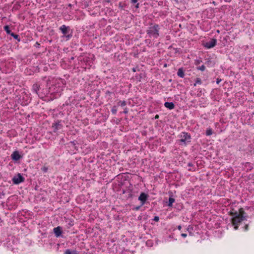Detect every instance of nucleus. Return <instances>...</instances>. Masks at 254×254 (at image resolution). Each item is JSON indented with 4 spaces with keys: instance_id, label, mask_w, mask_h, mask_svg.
I'll use <instances>...</instances> for the list:
<instances>
[{
    "instance_id": "1",
    "label": "nucleus",
    "mask_w": 254,
    "mask_h": 254,
    "mask_svg": "<svg viewBox=\"0 0 254 254\" xmlns=\"http://www.w3.org/2000/svg\"><path fill=\"white\" fill-rule=\"evenodd\" d=\"M245 212L243 208H241L239 212H231V215L233 216L232 223L234 226V229L237 230L239 224L245 219L246 217L244 216Z\"/></svg>"
},
{
    "instance_id": "2",
    "label": "nucleus",
    "mask_w": 254,
    "mask_h": 254,
    "mask_svg": "<svg viewBox=\"0 0 254 254\" xmlns=\"http://www.w3.org/2000/svg\"><path fill=\"white\" fill-rule=\"evenodd\" d=\"M159 30L158 25L151 24L147 30V34L150 38H157L159 35Z\"/></svg>"
},
{
    "instance_id": "3",
    "label": "nucleus",
    "mask_w": 254,
    "mask_h": 254,
    "mask_svg": "<svg viewBox=\"0 0 254 254\" xmlns=\"http://www.w3.org/2000/svg\"><path fill=\"white\" fill-rule=\"evenodd\" d=\"M217 40L215 39H212L204 44V46L207 49H210L214 47L216 44Z\"/></svg>"
},
{
    "instance_id": "4",
    "label": "nucleus",
    "mask_w": 254,
    "mask_h": 254,
    "mask_svg": "<svg viewBox=\"0 0 254 254\" xmlns=\"http://www.w3.org/2000/svg\"><path fill=\"white\" fill-rule=\"evenodd\" d=\"M24 180V178L20 174H18L13 178L12 181L14 184H19L23 182Z\"/></svg>"
},
{
    "instance_id": "5",
    "label": "nucleus",
    "mask_w": 254,
    "mask_h": 254,
    "mask_svg": "<svg viewBox=\"0 0 254 254\" xmlns=\"http://www.w3.org/2000/svg\"><path fill=\"white\" fill-rule=\"evenodd\" d=\"M147 195L145 194L144 192H141L139 196L138 197V200L141 201V205L142 206L144 205L147 199Z\"/></svg>"
},
{
    "instance_id": "6",
    "label": "nucleus",
    "mask_w": 254,
    "mask_h": 254,
    "mask_svg": "<svg viewBox=\"0 0 254 254\" xmlns=\"http://www.w3.org/2000/svg\"><path fill=\"white\" fill-rule=\"evenodd\" d=\"M182 138L180 139V141L186 143V142H189L190 139V136L187 133L183 132L181 135Z\"/></svg>"
},
{
    "instance_id": "7",
    "label": "nucleus",
    "mask_w": 254,
    "mask_h": 254,
    "mask_svg": "<svg viewBox=\"0 0 254 254\" xmlns=\"http://www.w3.org/2000/svg\"><path fill=\"white\" fill-rule=\"evenodd\" d=\"M11 157L12 159L15 161H17L21 158V156L17 151H14L11 154Z\"/></svg>"
},
{
    "instance_id": "8",
    "label": "nucleus",
    "mask_w": 254,
    "mask_h": 254,
    "mask_svg": "<svg viewBox=\"0 0 254 254\" xmlns=\"http://www.w3.org/2000/svg\"><path fill=\"white\" fill-rule=\"evenodd\" d=\"M54 232L56 237H59L62 234V231L60 227H57L54 229Z\"/></svg>"
},
{
    "instance_id": "9",
    "label": "nucleus",
    "mask_w": 254,
    "mask_h": 254,
    "mask_svg": "<svg viewBox=\"0 0 254 254\" xmlns=\"http://www.w3.org/2000/svg\"><path fill=\"white\" fill-rule=\"evenodd\" d=\"M164 106L170 110H172L175 108V105L173 102H165Z\"/></svg>"
},
{
    "instance_id": "10",
    "label": "nucleus",
    "mask_w": 254,
    "mask_h": 254,
    "mask_svg": "<svg viewBox=\"0 0 254 254\" xmlns=\"http://www.w3.org/2000/svg\"><path fill=\"white\" fill-rule=\"evenodd\" d=\"M60 29L64 35H66L68 33V27L65 25H62Z\"/></svg>"
},
{
    "instance_id": "11",
    "label": "nucleus",
    "mask_w": 254,
    "mask_h": 254,
    "mask_svg": "<svg viewBox=\"0 0 254 254\" xmlns=\"http://www.w3.org/2000/svg\"><path fill=\"white\" fill-rule=\"evenodd\" d=\"M39 88L40 86L39 85H38L37 84H33L32 87V90L36 94H37V91L39 90Z\"/></svg>"
},
{
    "instance_id": "12",
    "label": "nucleus",
    "mask_w": 254,
    "mask_h": 254,
    "mask_svg": "<svg viewBox=\"0 0 254 254\" xmlns=\"http://www.w3.org/2000/svg\"><path fill=\"white\" fill-rule=\"evenodd\" d=\"M177 75L179 77H182V78L184 77L185 74H184V71L182 68H179L178 69V71L177 72Z\"/></svg>"
},
{
    "instance_id": "13",
    "label": "nucleus",
    "mask_w": 254,
    "mask_h": 254,
    "mask_svg": "<svg viewBox=\"0 0 254 254\" xmlns=\"http://www.w3.org/2000/svg\"><path fill=\"white\" fill-rule=\"evenodd\" d=\"M175 199L172 197H169L168 205L169 206H172L173 203L174 202Z\"/></svg>"
},
{
    "instance_id": "14",
    "label": "nucleus",
    "mask_w": 254,
    "mask_h": 254,
    "mask_svg": "<svg viewBox=\"0 0 254 254\" xmlns=\"http://www.w3.org/2000/svg\"><path fill=\"white\" fill-rule=\"evenodd\" d=\"M65 254H77L76 251L71 252L69 250L67 249L65 252Z\"/></svg>"
},
{
    "instance_id": "15",
    "label": "nucleus",
    "mask_w": 254,
    "mask_h": 254,
    "mask_svg": "<svg viewBox=\"0 0 254 254\" xmlns=\"http://www.w3.org/2000/svg\"><path fill=\"white\" fill-rule=\"evenodd\" d=\"M4 30L6 31L7 34L9 35L11 34V31L9 30V27L8 25H5V26H4Z\"/></svg>"
},
{
    "instance_id": "16",
    "label": "nucleus",
    "mask_w": 254,
    "mask_h": 254,
    "mask_svg": "<svg viewBox=\"0 0 254 254\" xmlns=\"http://www.w3.org/2000/svg\"><path fill=\"white\" fill-rule=\"evenodd\" d=\"M126 105H127V102H126L125 101H119V102L118 103V106H122V107H124V106H125Z\"/></svg>"
},
{
    "instance_id": "17",
    "label": "nucleus",
    "mask_w": 254,
    "mask_h": 254,
    "mask_svg": "<svg viewBox=\"0 0 254 254\" xmlns=\"http://www.w3.org/2000/svg\"><path fill=\"white\" fill-rule=\"evenodd\" d=\"M212 134V131L211 128H208L206 131V134L207 136L211 135Z\"/></svg>"
},
{
    "instance_id": "18",
    "label": "nucleus",
    "mask_w": 254,
    "mask_h": 254,
    "mask_svg": "<svg viewBox=\"0 0 254 254\" xmlns=\"http://www.w3.org/2000/svg\"><path fill=\"white\" fill-rule=\"evenodd\" d=\"M201 83V80L199 78H197L195 81V83L194 84V86H195L196 84H200Z\"/></svg>"
},
{
    "instance_id": "19",
    "label": "nucleus",
    "mask_w": 254,
    "mask_h": 254,
    "mask_svg": "<svg viewBox=\"0 0 254 254\" xmlns=\"http://www.w3.org/2000/svg\"><path fill=\"white\" fill-rule=\"evenodd\" d=\"M112 113L115 115L116 113H117V107L116 106H114L112 109Z\"/></svg>"
},
{
    "instance_id": "20",
    "label": "nucleus",
    "mask_w": 254,
    "mask_h": 254,
    "mask_svg": "<svg viewBox=\"0 0 254 254\" xmlns=\"http://www.w3.org/2000/svg\"><path fill=\"white\" fill-rule=\"evenodd\" d=\"M197 68L201 71H204L205 69V66L204 65H202L201 66L197 67Z\"/></svg>"
},
{
    "instance_id": "21",
    "label": "nucleus",
    "mask_w": 254,
    "mask_h": 254,
    "mask_svg": "<svg viewBox=\"0 0 254 254\" xmlns=\"http://www.w3.org/2000/svg\"><path fill=\"white\" fill-rule=\"evenodd\" d=\"M10 35L15 39H17L18 37V35L15 34L13 33H11V34Z\"/></svg>"
},
{
    "instance_id": "22",
    "label": "nucleus",
    "mask_w": 254,
    "mask_h": 254,
    "mask_svg": "<svg viewBox=\"0 0 254 254\" xmlns=\"http://www.w3.org/2000/svg\"><path fill=\"white\" fill-rule=\"evenodd\" d=\"M154 220L155 221H158L159 220V217L158 216H155L154 218Z\"/></svg>"
},
{
    "instance_id": "23",
    "label": "nucleus",
    "mask_w": 254,
    "mask_h": 254,
    "mask_svg": "<svg viewBox=\"0 0 254 254\" xmlns=\"http://www.w3.org/2000/svg\"><path fill=\"white\" fill-rule=\"evenodd\" d=\"M181 236L184 238H186L187 236V234L183 233L181 234Z\"/></svg>"
},
{
    "instance_id": "24",
    "label": "nucleus",
    "mask_w": 254,
    "mask_h": 254,
    "mask_svg": "<svg viewBox=\"0 0 254 254\" xmlns=\"http://www.w3.org/2000/svg\"><path fill=\"white\" fill-rule=\"evenodd\" d=\"M221 81V79L217 78V80H216L217 84H219L220 82Z\"/></svg>"
},
{
    "instance_id": "25",
    "label": "nucleus",
    "mask_w": 254,
    "mask_h": 254,
    "mask_svg": "<svg viewBox=\"0 0 254 254\" xmlns=\"http://www.w3.org/2000/svg\"><path fill=\"white\" fill-rule=\"evenodd\" d=\"M124 113L125 114H127L128 113V110H127V108H125V109Z\"/></svg>"
},
{
    "instance_id": "26",
    "label": "nucleus",
    "mask_w": 254,
    "mask_h": 254,
    "mask_svg": "<svg viewBox=\"0 0 254 254\" xmlns=\"http://www.w3.org/2000/svg\"><path fill=\"white\" fill-rule=\"evenodd\" d=\"M131 2L133 3H135L137 2V0H131Z\"/></svg>"
},
{
    "instance_id": "27",
    "label": "nucleus",
    "mask_w": 254,
    "mask_h": 254,
    "mask_svg": "<svg viewBox=\"0 0 254 254\" xmlns=\"http://www.w3.org/2000/svg\"><path fill=\"white\" fill-rule=\"evenodd\" d=\"M59 126V124H56L55 125V126H56V129H58V126Z\"/></svg>"
},
{
    "instance_id": "28",
    "label": "nucleus",
    "mask_w": 254,
    "mask_h": 254,
    "mask_svg": "<svg viewBox=\"0 0 254 254\" xmlns=\"http://www.w3.org/2000/svg\"><path fill=\"white\" fill-rule=\"evenodd\" d=\"M245 228V230H247L248 229V225H246Z\"/></svg>"
},
{
    "instance_id": "29",
    "label": "nucleus",
    "mask_w": 254,
    "mask_h": 254,
    "mask_svg": "<svg viewBox=\"0 0 254 254\" xmlns=\"http://www.w3.org/2000/svg\"><path fill=\"white\" fill-rule=\"evenodd\" d=\"M181 228H182V227H181V225H179V226H178V229L179 230H180L181 229Z\"/></svg>"
},
{
    "instance_id": "30",
    "label": "nucleus",
    "mask_w": 254,
    "mask_h": 254,
    "mask_svg": "<svg viewBox=\"0 0 254 254\" xmlns=\"http://www.w3.org/2000/svg\"><path fill=\"white\" fill-rule=\"evenodd\" d=\"M42 170H43L44 172H46L47 169V168H43L42 169Z\"/></svg>"
},
{
    "instance_id": "31",
    "label": "nucleus",
    "mask_w": 254,
    "mask_h": 254,
    "mask_svg": "<svg viewBox=\"0 0 254 254\" xmlns=\"http://www.w3.org/2000/svg\"><path fill=\"white\" fill-rule=\"evenodd\" d=\"M139 208H140V206H137V207H136L135 208V209H136V210H138V209H139Z\"/></svg>"
},
{
    "instance_id": "32",
    "label": "nucleus",
    "mask_w": 254,
    "mask_h": 254,
    "mask_svg": "<svg viewBox=\"0 0 254 254\" xmlns=\"http://www.w3.org/2000/svg\"><path fill=\"white\" fill-rule=\"evenodd\" d=\"M158 117H159V116H158V115H156V116H155V119H157V118H158Z\"/></svg>"
},
{
    "instance_id": "33",
    "label": "nucleus",
    "mask_w": 254,
    "mask_h": 254,
    "mask_svg": "<svg viewBox=\"0 0 254 254\" xmlns=\"http://www.w3.org/2000/svg\"><path fill=\"white\" fill-rule=\"evenodd\" d=\"M138 5L139 4L138 3H137L136 5V7H138Z\"/></svg>"
},
{
    "instance_id": "34",
    "label": "nucleus",
    "mask_w": 254,
    "mask_h": 254,
    "mask_svg": "<svg viewBox=\"0 0 254 254\" xmlns=\"http://www.w3.org/2000/svg\"><path fill=\"white\" fill-rule=\"evenodd\" d=\"M226 1H230V0H226Z\"/></svg>"
},
{
    "instance_id": "35",
    "label": "nucleus",
    "mask_w": 254,
    "mask_h": 254,
    "mask_svg": "<svg viewBox=\"0 0 254 254\" xmlns=\"http://www.w3.org/2000/svg\"><path fill=\"white\" fill-rule=\"evenodd\" d=\"M67 38H69V35H68L66 36Z\"/></svg>"
}]
</instances>
